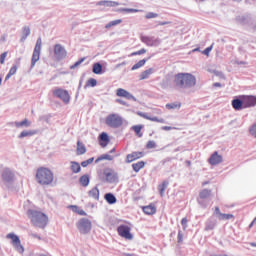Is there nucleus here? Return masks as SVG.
Instances as JSON below:
<instances>
[{"instance_id":"1","label":"nucleus","mask_w":256,"mask_h":256,"mask_svg":"<svg viewBox=\"0 0 256 256\" xmlns=\"http://www.w3.org/2000/svg\"><path fill=\"white\" fill-rule=\"evenodd\" d=\"M174 85L177 89H191L197 85V78L191 73H178L174 76Z\"/></svg>"},{"instance_id":"2","label":"nucleus","mask_w":256,"mask_h":256,"mask_svg":"<svg viewBox=\"0 0 256 256\" xmlns=\"http://www.w3.org/2000/svg\"><path fill=\"white\" fill-rule=\"evenodd\" d=\"M35 179L38 185H41L42 187H49V185H53L55 175L51 169L41 166L36 170Z\"/></svg>"},{"instance_id":"3","label":"nucleus","mask_w":256,"mask_h":256,"mask_svg":"<svg viewBox=\"0 0 256 256\" xmlns=\"http://www.w3.org/2000/svg\"><path fill=\"white\" fill-rule=\"evenodd\" d=\"M27 216L32 225H34V227H39L40 229H45L47 223H49V217L39 210H28Z\"/></svg>"},{"instance_id":"4","label":"nucleus","mask_w":256,"mask_h":256,"mask_svg":"<svg viewBox=\"0 0 256 256\" xmlns=\"http://www.w3.org/2000/svg\"><path fill=\"white\" fill-rule=\"evenodd\" d=\"M76 227L82 235H87V233L91 231L93 224L91 223V220L87 218H81L77 222Z\"/></svg>"},{"instance_id":"5","label":"nucleus","mask_w":256,"mask_h":256,"mask_svg":"<svg viewBox=\"0 0 256 256\" xmlns=\"http://www.w3.org/2000/svg\"><path fill=\"white\" fill-rule=\"evenodd\" d=\"M106 125L108 127H121L123 125V118L117 114H110L106 117Z\"/></svg>"},{"instance_id":"6","label":"nucleus","mask_w":256,"mask_h":256,"mask_svg":"<svg viewBox=\"0 0 256 256\" xmlns=\"http://www.w3.org/2000/svg\"><path fill=\"white\" fill-rule=\"evenodd\" d=\"M43 45V41L41 38H38L36 41V45L32 54L31 67L37 65V61L41 59V46Z\"/></svg>"},{"instance_id":"7","label":"nucleus","mask_w":256,"mask_h":256,"mask_svg":"<svg viewBox=\"0 0 256 256\" xmlns=\"http://www.w3.org/2000/svg\"><path fill=\"white\" fill-rule=\"evenodd\" d=\"M118 235L126 241H133V234L131 228L128 225L122 224L117 228Z\"/></svg>"},{"instance_id":"8","label":"nucleus","mask_w":256,"mask_h":256,"mask_svg":"<svg viewBox=\"0 0 256 256\" xmlns=\"http://www.w3.org/2000/svg\"><path fill=\"white\" fill-rule=\"evenodd\" d=\"M54 97H57V99H60L63 101V103L67 104L71 101V96L69 95V91L62 89V88H56L52 91Z\"/></svg>"},{"instance_id":"9","label":"nucleus","mask_w":256,"mask_h":256,"mask_svg":"<svg viewBox=\"0 0 256 256\" xmlns=\"http://www.w3.org/2000/svg\"><path fill=\"white\" fill-rule=\"evenodd\" d=\"M6 239H11V243L18 253H23L25 251V248L21 245V239H19V236L14 233H9L6 235Z\"/></svg>"},{"instance_id":"10","label":"nucleus","mask_w":256,"mask_h":256,"mask_svg":"<svg viewBox=\"0 0 256 256\" xmlns=\"http://www.w3.org/2000/svg\"><path fill=\"white\" fill-rule=\"evenodd\" d=\"M54 56L57 61H61V59H65L67 57V50L61 44H56L54 46Z\"/></svg>"},{"instance_id":"11","label":"nucleus","mask_w":256,"mask_h":256,"mask_svg":"<svg viewBox=\"0 0 256 256\" xmlns=\"http://www.w3.org/2000/svg\"><path fill=\"white\" fill-rule=\"evenodd\" d=\"M244 108L249 109L256 106V96L253 95H242Z\"/></svg>"},{"instance_id":"12","label":"nucleus","mask_w":256,"mask_h":256,"mask_svg":"<svg viewBox=\"0 0 256 256\" xmlns=\"http://www.w3.org/2000/svg\"><path fill=\"white\" fill-rule=\"evenodd\" d=\"M145 157V153L141 151H134L126 156V163H133V161H137V159H142Z\"/></svg>"},{"instance_id":"13","label":"nucleus","mask_w":256,"mask_h":256,"mask_svg":"<svg viewBox=\"0 0 256 256\" xmlns=\"http://www.w3.org/2000/svg\"><path fill=\"white\" fill-rule=\"evenodd\" d=\"M116 95H117V97H124V99H128V101H131V100L137 101L135 96H133L131 93H129L127 90H125L123 88L117 89Z\"/></svg>"},{"instance_id":"14","label":"nucleus","mask_w":256,"mask_h":256,"mask_svg":"<svg viewBox=\"0 0 256 256\" xmlns=\"http://www.w3.org/2000/svg\"><path fill=\"white\" fill-rule=\"evenodd\" d=\"M208 163L210 165H219V163H223V156L219 155V152H214L210 156Z\"/></svg>"},{"instance_id":"15","label":"nucleus","mask_w":256,"mask_h":256,"mask_svg":"<svg viewBox=\"0 0 256 256\" xmlns=\"http://www.w3.org/2000/svg\"><path fill=\"white\" fill-rule=\"evenodd\" d=\"M232 107L235 111H242V109H245L243 96H239V98L232 100Z\"/></svg>"},{"instance_id":"16","label":"nucleus","mask_w":256,"mask_h":256,"mask_svg":"<svg viewBox=\"0 0 256 256\" xmlns=\"http://www.w3.org/2000/svg\"><path fill=\"white\" fill-rule=\"evenodd\" d=\"M137 115H139V117H142L143 119H147V121H153L154 123H165V119L150 117L149 115L143 112H137Z\"/></svg>"},{"instance_id":"17","label":"nucleus","mask_w":256,"mask_h":256,"mask_svg":"<svg viewBox=\"0 0 256 256\" xmlns=\"http://www.w3.org/2000/svg\"><path fill=\"white\" fill-rule=\"evenodd\" d=\"M142 211L145 215H155V213H157V206H155V204H149L147 206H143Z\"/></svg>"},{"instance_id":"18","label":"nucleus","mask_w":256,"mask_h":256,"mask_svg":"<svg viewBox=\"0 0 256 256\" xmlns=\"http://www.w3.org/2000/svg\"><path fill=\"white\" fill-rule=\"evenodd\" d=\"M2 178L6 183L13 181V172H11L8 168L4 169L2 172Z\"/></svg>"},{"instance_id":"19","label":"nucleus","mask_w":256,"mask_h":256,"mask_svg":"<svg viewBox=\"0 0 256 256\" xmlns=\"http://www.w3.org/2000/svg\"><path fill=\"white\" fill-rule=\"evenodd\" d=\"M87 153V148L85 144L80 140L77 141L76 155H85Z\"/></svg>"},{"instance_id":"20","label":"nucleus","mask_w":256,"mask_h":256,"mask_svg":"<svg viewBox=\"0 0 256 256\" xmlns=\"http://www.w3.org/2000/svg\"><path fill=\"white\" fill-rule=\"evenodd\" d=\"M97 5L103 7H119V2L111 1V0H104L97 3Z\"/></svg>"},{"instance_id":"21","label":"nucleus","mask_w":256,"mask_h":256,"mask_svg":"<svg viewBox=\"0 0 256 256\" xmlns=\"http://www.w3.org/2000/svg\"><path fill=\"white\" fill-rule=\"evenodd\" d=\"M88 197H90V199H94V201H99V188L98 187H93L88 192Z\"/></svg>"},{"instance_id":"22","label":"nucleus","mask_w":256,"mask_h":256,"mask_svg":"<svg viewBox=\"0 0 256 256\" xmlns=\"http://www.w3.org/2000/svg\"><path fill=\"white\" fill-rule=\"evenodd\" d=\"M33 135H37V131H35V130H29V131H27V130H24V131H22L20 134H19V139H23V138H25V137H33Z\"/></svg>"},{"instance_id":"23","label":"nucleus","mask_w":256,"mask_h":256,"mask_svg":"<svg viewBox=\"0 0 256 256\" xmlns=\"http://www.w3.org/2000/svg\"><path fill=\"white\" fill-rule=\"evenodd\" d=\"M100 145L101 147H105L106 145H109V135H107V133L105 132L100 134Z\"/></svg>"},{"instance_id":"24","label":"nucleus","mask_w":256,"mask_h":256,"mask_svg":"<svg viewBox=\"0 0 256 256\" xmlns=\"http://www.w3.org/2000/svg\"><path fill=\"white\" fill-rule=\"evenodd\" d=\"M79 183L80 185H82V187H89V183H90V178L88 174L82 175L79 179Z\"/></svg>"},{"instance_id":"25","label":"nucleus","mask_w":256,"mask_h":256,"mask_svg":"<svg viewBox=\"0 0 256 256\" xmlns=\"http://www.w3.org/2000/svg\"><path fill=\"white\" fill-rule=\"evenodd\" d=\"M144 167H145V161H138L132 164V169L133 171H135V173H139L140 169H143Z\"/></svg>"},{"instance_id":"26","label":"nucleus","mask_w":256,"mask_h":256,"mask_svg":"<svg viewBox=\"0 0 256 256\" xmlns=\"http://www.w3.org/2000/svg\"><path fill=\"white\" fill-rule=\"evenodd\" d=\"M104 199L107 201V203H109V205H114V203H117V198L111 193L105 194Z\"/></svg>"},{"instance_id":"27","label":"nucleus","mask_w":256,"mask_h":256,"mask_svg":"<svg viewBox=\"0 0 256 256\" xmlns=\"http://www.w3.org/2000/svg\"><path fill=\"white\" fill-rule=\"evenodd\" d=\"M153 75V68H149L148 70L143 71L140 74V81H143L145 79H149V76Z\"/></svg>"},{"instance_id":"28","label":"nucleus","mask_w":256,"mask_h":256,"mask_svg":"<svg viewBox=\"0 0 256 256\" xmlns=\"http://www.w3.org/2000/svg\"><path fill=\"white\" fill-rule=\"evenodd\" d=\"M15 127H17L18 129L21 127H31V121H29L28 119H24L20 122H15Z\"/></svg>"},{"instance_id":"29","label":"nucleus","mask_w":256,"mask_h":256,"mask_svg":"<svg viewBox=\"0 0 256 256\" xmlns=\"http://www.w3.org/2000/svg\"><path fill=\"white\" fill-rule=\"evenodd\" d=\"M211 197V190L209 189H203L199 193L200 199H209Z\"/></svg>"},{"instance_id":"30","label":"nucleus","mask_w":256,"mask_h":256,"mask_svg":"<svg viewBox=\"0 0 256 256\" xmlns=\"http://www.w3.org/2000/svg\"><path fill=\"white\" fill-rule=\"evenodd\" d=\"M142 130H143V125L132 126V131H134L137 137H143V132H141Z\"/></svg>"},{"instance_id":"31","label":"nucleus","mask_w":256,"mask_h":256,"mask_svg":"<svg viewBox=\"0 0 256 256\" xmlns=\"http://www.w3.org/2000/svg\"><path fill=\"white\" fill-rule=\"evenodd\" d=\"M100 161H113V156L109 154H103L95 160V163H99Z\"/></svg>"},{"instance_id":"32","label":"nucleus","mask_w":256,"mask_h":256,"mask_svg":"<svg viewBox=\"0 0 256 256\" xmlns=\"http://www.w3.org/2000/svg\"><path fill=\"white\" fill-rule=\"evenodd\" d=\"M92 71L93 73H95V75H101V72L103 71V66L100 63H94Z\"/></svg>"},{"instance_id":"33","label":"nucleus","mask_w":256,"mask_h":256,"mask_svg":"<svg viewBox=\"0 0 256 256\" xmlns=\"http://www.w3.org/2000/svg\"><path fill=\"white\" fill-rule=\"evenodd\" d=\"M72 173H80L81 165L78 162H71Z\"/></svg>"},{"instance_id":"34","label":"nucleus","mask_w":256,"mask_h":256,"mask_svg":"<svg viewBox=\"0 0 256 256\" xmlns=\"http://www.w3.org/2000/svg\"><path fill=\"white\" fill-rule=\"evenodd\" d=\"M219 221H229V219H235L233 214H220L218 217Z\"/></svg>"},{"instance_id":"35","label":"nucleus","mask_w":256,"mask_h":256,"mask_svg":"<svg viewBox=\"0 0 256 256\" xmlns=\"http://www.w3.org/2000/svg\"><path fill=\"white\" fill-rule=\"evenodd\" d=\"M166 109H181V102H173L166 104Z\"/></svg>"},{"instance_id":"36","label":"nucleus","mask_w":256,"mask_h":256,"mask_svg":"<svg viewBox=\"0 0 256 256\" xmlns=\"http://www.w3.org/2000/svg\"><path fill=\"white\" fill-rule=\"evenodd\" d=\"M120 23H123V20L118 19V20H113L106 24L105 29H111V27H115V25H120Z\"/></svg>"},{"instance_id":"37","label":"nucleus","mask_w":256,"mask_h":256,"mask_svg":"<svg viewBox=\"0 0 256 256\" xmlns=\"http://www.w3.org/2000/svg\"><path fill=\"white\" fill-rule=\"evenodd\" d=\"M167 185H169V182L164 181V182H162L161 185L158 186L161 197H163V195L165 194V189H167Z\"/></svg>"},{"instance_id":"38","label":"nucleus","mask_w":256,"mask_h":256,"mask_svg":"<svg viewBox=\"0 0 256 256\" xmlns=\"http://www.w3.org/2000/svg\"><path fill=\"white\" fill-rule=\"evenodd\" d=\"M145 63H147V60L146 59H142L140 60L138 63L134 64L132 66V71H135L137 69H141V67H143V65H145Z\"/></svg>"},{"instance_id":"39","label":"nucleus","mask_w":256,"mask_h":256,"mask_svg":"<svg viewBox=\"0 0 256 256\" xmlns=\"http://www.w3.org/2000/svg\"><path fill=\"white\" fill-rule=\"evenodd\" d=\"M15 73H17V66H13V67L9 70L8 74L6 75L5 80L7 81V79H11V77H13V75H15Z\"/></svg>"},{"instance_id":"40","label":"nucleus","mask_w":256,"mask_h":256,"mask_svg":"<svg viewBox=\"0 0 256 256\" xmlns=\"http://www.w3.org/2000/svg\"><path fill=\"white\" fill-rule=\"evenodd\" d=\"M122 13H139L141 10L139 9H133V8H122L120 9Z\"/></svg>"},{"instance_id":"41","label":"nucleus","mask_w":256,"mask_h":256,"mask_svg":"<svg viewBox=\"0 0 256 256\" xmlns=\"http://www.w3.org/2000/svg\"><path fill=\"white\" fill-rule=\"evenodd\" d=\"M87 87H97V80L94 78H90L87 82H86Z\"/></svg>"},{"instance_id":"42","label":"nucleus","mask_w":256,"mask_h":256,"mask_svg":"<svg viewBox=\"0 0 256 256\" xmlns=\"http://www.w3.org/2000/svg\"><path fill=\"white\" fill-rule=\"evenodd\" d=\"M147 53V50L145 48H142L136 52L131 53V57H135L136 55H145Z\"/></svg>"},{"instance_id":"43","label":"nucleus","mask_w":256,"mask_h":256,"mask_svg":"<svg viewBox=\"0 0 256 256\" xmlns=\"http://www.w3.org/2000/svg\"><path fill=\"white\" fill-rule=\"evenodd\" d=\"M156 17H159V14H157L155 12H148L145 15V19H156Z\"/></svg>"},{"instance_id":"44","label":"nucleus","mask_w":256,"mask_h":256,"mask_svg":"<svg viewBox=\"0 0 256 256\" xmlns=\"http://www.w3.org/2000/svg\"><path fill=\"white\" fill-rule=\"evenodd\" d=\"M155 147H157V144L153 140L148 141L146 144V149H155Z\"/></svg>"},{"instance_id":"45","label":"nucleus","mask_w":256,"mask_h":256,"mask_svg":"<svg viewBox=\"0 0 256 256\" xmlns=\"http://www.w3.org/2000/svg\"><path fill=\"white\" fill-rule=\"evenodd\" d=\"M213 229H215V223H213V222H208V223L206 224L205 231H213Z\"/></svg>"},{"instance_id":"46","label":"nucleus","mask_w":256,"mask_h":256,"mask_svg":"<svg viewBox=\"0 0 256 256\" xmlns=\"http://www.w3.org/2000/svg\"><path fill=\"white\" fill-rule=\"evenodd\" d=\"M249 131H250V135H253V137H256V123L250 127Z\"/></svg>"},{"instance_id":"47","label":"nucleus","mask_w":256,"mask_h":256,"mask_svg":"<svg viewBox=\"0 0 256 256\" xmlns=\"http://www.w3.org/2000/svg\"><path fill=\"white\" fill-rule=\"evenodd\" d=\"M5 59H7V52H4L0 55V64L3 65L5 63Z\"/></svg>"},{"instance_id":"48","label":"nucleus","mask_w":256,"mask_h":256,"mask_svg":"<svg viewBox=\"0 0 256 256\" xmlns=\"http://www.w3.org/2000/svg\"><path fill=\"white\" fill-rule=\"evenodd\" d=\"M23 35H25V37H29V35H31V29L29 27H24Z\"/></svg>"},{"instance_id":"49","label":"nucleus","mask_w":256,"mask_h":256,"mask_svg":"<svg viewBox=\"0 0 256 256\" xmlns=\"http://www.w3.org/2000/svg\"><path fill=\"white\" fill-rule=\"evenodd\" d=\"M211 51H213V46L207 47V48L203 51V55H206L207 57H209V53H211Z\"/></svg>"},{"instance_id":"50","label":"nucleus","mask_w":256,"mask_h":256,"mask_svg":"<svg viewBox=\"0 0 256 256\" xmlns=\"http://www.w3.org/2000/svg\"><path fill=\"white\" fill-rule=\"evenodd\" d=\"M83 61H85V58H81L80 60L75 62V64L71 67V69H75V67H79V65H81V63H83Z\"/></svg>"},{"instance_id":"51","label":"nucleus","mask_w":256,"mask_h":256,"mask_svg":"<svg viewBox=\"0 0 256 256\" xmlns=\"http://www.w3.org/2000/svg\"><path fill=\"white\" fill-rule=\"evenodd\" d=\"M187 223H188L187 218H182L181 225H182L183 229H187Z\"/></svg>"},{"instance_id":"52","label":"nucleus","mask_w":256,"mask_h":256,"mask_svg":"<svg viewBox=\"0 0 256 256\" xmlns=\"http://www.w3.org/2000/svg\"><path fill=\"white\" fill-rule=\"evenodd\" d=\"M183 242V233H181V231L178 232V243H182Z\"/></svg>"},{"instance_id":"53","label":"nucleus","mask_w":256,"mask_h":256,"mask_svg":"<svg viewBox=\"0 0 256 256\" xmlns=\"http://www.w3.org/2000/svg\"><path fill=\"white\" fill-rule=\"evenodd\" d=\"M104 175H105L107 181H109V179H111V177H113V173L112 172H105Z\"/></svg>"},{"instance_id":"54","label":"nucleus","mask_w":256,"mask_h":256,"mask_svg":"<svg viewBox=\"0 0 256 256\" xmlns=\"http://www.w3.org/2000/svg\"><path fill=\"white\" fill-rule=\"evenodd\" d=\"M212 73H214V75H216L217 77H224L223 72H219L217 70H214Z\"/></svg>"},{"instance_id":"55","label":"nucleus","mask_w":256,"mask_h":256,"mask_svg":"<svg viewBox=\"0 0 256 256\" xmlns=\"http://www.w3.org/2000/svg\"><path fill=\"white\" fill-rule=\"evenodd\" d=\"M215 213H216V215H218V217H221V215L223 214V213H221V209H219V207H215Z\"/></svg>"},{"instance_id":"56","label":"nucleus","mask_w":256,"mask_h":256,"mask_svg":"<svg viewBox=\"0 0 256 256\" xmlns=\"http://www.w3.org/2000/svg\"><path fill=\"white\" fill-rule=\"evenodd\" d=\"M116 103H119L120 105H125V106L128 105L127 102H125V101H123V100H121V99H117V100H116Z\"/></svg>"},{"instance_id":"57","label":"nucleus","mask_w":256,"mask_h":256,"mask_svg":"<svg viewBox=\"0 0 256 256\" xmlns=\"http://www.w3.org/2000/svg\"><path fill=\"white\" fill-rule=\"evenodd\" d=\"M171 129H174V128L171 127V126H163V127H162V130H163V131H171Z\"/></svg>"},{"instance_id":"58","label":"nucleus","mask_w":256,"mask_h":256,"mask_svg":"<svg viewBox=\"0 0 256 256\" xmlns=\"http://www.w3.org/2000/svg\"><path fill=\"white\" fill-rule=\"evenodd\" d=\"M93 161H95V158H89L88 160H86V163H88V165H91V163H93Z\"/></svg>"},{"instance_id":"59","label":"nucleus","mask_w":256,"mask_h":256,"mask_svg":"<svg viewBox=\"0 0 256 256\" xmlns=\"http://www.w3.org/2000/svg\"><path fill=\"white\" fill-rule=\"evenodd\" d=\"M149 37H142L143 43H149Z\"/></svg>"},{"instance_id":"60","label":"nucleus","mask_w":256,"mask_h":256,"mask_svg":"<svg viewBox=\"0 0 256 256\" xmlns=\"http://www.w3.org/2000/svg\"><path fill=\"white\" fill-rule=\"evenodd\" d=\"M256 223V217L253 219V221L250 223L249 228L253 227Z\"/></svg>"},{"instance_id":"61","label":"nucleus","mask_w":256,"mask_h":256,"mask_svg":"<svg viewBox=\"0 0 256 256\" xmlns=\"http://www.w3.org/2000/svg\"><path fill=\"white\" fill-rule=\"evenodd\" d=\"M31 237H34V238H36V239L41 240V236H39V235H37V234H31Z\"/></svg>"},{"instance_id":"62","label":"nucleus","mask_w":256,"mask_h":256,"mask_svg":"<svg viewBox=\"0 0 256 256\" xmlns=\"http://www.w3.org/2000/svg\"><path fill=\"white\" fill-rule=\"evenodd\" d=\"M89 164L86 162V160L85 161H83V162H81V166L82 167H87Z\"/></svg>"},{"instance_id":"63","label":"nucleus","mask_w":256,"mask_h":256,"mask_svg":"<svg viewBox=\"0 0 256 256\" xmlns=\"http://www.w3.org/2000/svg\"><path fill=\"white\" fill-rule=\"evenodd\" d=\"M213 87H221V83L216 82V83L213 84Z\"/></svg>"},{"instance_id":"64","label":"nucleus","mask_w":256,"mask_h":256,"mask_svg":"<svg viewBox=\"0 0 256 256\" xmlns=\"http://www.w3.org/2000/svg\"><path fill=\"white\" fill-rule=\"evenodd\" d=\"M250 246H251V247H256V242H251V243H250Z\"/></svg>"}]
</instances>
